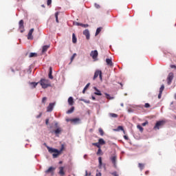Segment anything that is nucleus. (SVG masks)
<instances>
[{"label":"nucleus","instance_id":"f257e3e1","mask_svg":"<svg viewBox=\"0 0 176 176\" xmlns=\"http://www.w3.org/2000/svg\"><path fill=\"white\" fill-rule=\"evenodd\" d=\"M47 149L48 150V152L50 153H53L52 156L54 159L58 157V156H60V155L61 154V153L58 151L57 148H53L52 147L47 146Z\"/></svg>","mask_w":176,"mask_h":176},{"label":"nucleus","instance_id":"f03ea898","mask_svg":"<svg viewBox=\"0 0 176 176\" xmlns=\"http://www.w3.org/2000/svg\"><path fill=\"white\" fill-rule=\"evenodd\" d=\"M98 76H99L101 82H102V72H101V70H96L95 72L93 80H96V79H97V78H98Z\"/></svg>","mask_w":176,"mask_h":176},{"label":"nucleus","instance_id":"7ed1b4c3","mask_svg":"<svg viewBox=\"0 0 176 176\" xmlns=\"http://www.w3.org/2000/svg\"><path fill=\"white\" fill-rule=\"evenodd\" d=\"M164 124H166V121L164 120L158 121L156 122L153 129L154 130H159V129H160V127H163Z\"/></svg>","mask_w":176,"mask_h":176},{"label":"nucleus","instance_id":"20e7f679","mask_svg":"<svg viewBox=\"0 0 176 176\" xmlns=\"http://www.w3.org/2000/svg\"><path fill=\"white\" fill-rule=\"evenodd\" d=\"M40 84L42 86L43 89H47L49 87L50 85H49V80L47 79H41L40 81Z\"/></svg>","mask_w":176,"mask_h":176},{"label":"nucleus","instance_id":"39448f33","mask_svg":"<svg viewBox=\"0 0 176 176\" xmlns=\"http://www.w3.org/2000/svg\"><path fill=\"white\" fill-rule=\"evenodd\" d=\"M173 79H174V74L169 73L168 76L167 78V83L168 85H171V82H173Z\"/></svg>","mask_w":176,"mask_h":176},{"label":"nucleus","instance_id":"423d86ee","mask_svg":"<svg viewBox=\"0 0 176 176\" xmlns=\"http://www.w3.org/2000/svg\"><path fill=\"white\" fill-rule=\"evenodd\" d=\"M90 56L94 60H97V57H98V52L97 50L91 51Z\"/></svg>","mask_w":176,"mask_h":176},{"label":"nucleus","instance_id":"0eeeda50","mask_svg":"<svg viewBox=\"0 0 176 176\" xmlns=\"http://www.w3.org/2000/svg\"><path fill=\"white\" fill-rule=\"evenodd\" d=\"M56 168L50 166L47 170L45 171V174H53Z\"/></svg>","mask_w":176,"mask_h":176},{"label":"nucleus","instance_id":"6e6552de","mask_svg":"<svg viewBox=\"0 0 176 176\" xmlns=\"http://www.w3.org/2000/svg\"><path fill=\"white\" fill-rule=\"evenodd\" d=\"M55 104L56 103H50L47 107V112H52V111H53V108H54Z\"/></svg>","mask_w":176,"mask_h":176},{"label":"nucleus","instance_id":"1a4fd4ad","mask_svg":"<svg viewBox=\"0 0 176 176\" xmlns=\"http://www.w3.org/2000/svg\"><path fill=\"white\" fill-rule=\"evenodd\" d=\"M83 35L86 36V39H87V41L90 39V32L89 31V30L86 29L85 30H84Z\"/></svg>","mask_w":176,"mask_h":176},{"label":"nucleus","instance_id":"9d476101","mask_svg":"<svg viewBox=\"0 0 176 176\" xmlns=\"http://www.w3.org/2000/svg\"><path fill=\"white\" fill-rule=\"evenodd\" d=\"M19 30H21V32H24V21L21 20L19 21Z\"/></svg>","mask_w":176,"mask_h":176},{"label":"nucleus","instance_id":"9b49d317","mask_svg":"<svg viewBox=\"0 0 176 176\" xmlns=\"http://www.w3.org/2000/svg\"><path fill=\"white\" fill-rule=\"evenodd\" d=\"M116 159H118V157H116V155L111 157V163L113 164L114 167H116Z\"/></svg>","mask_w":176,"mask_h":176},{"label":"nucleus","instance_id":"f8f14e48","mask_svg":"<svg viewBox=\"0 0 176 176\" xmlns=\"http://www.w3.org/2000/svg\"><path fill=\"white\" fill-rule=\"evenodd\" d=\"M59 175L64 176L65 175V172L64 171V166L59 167Z\"/></svg>","mask_w":176,"mask_h":176},{"label":"nucleus","instance_id":"ddd939ff","mask_svg":"<svg viewBox=\"0 0 176 176\" xmlns=\"http://www.w3.org/2000/svg\"><path fill=\"white\" fill-rule=\"evenodd\" d=\"M106 63H107V65H109V67H113V63L112 62L111 58H107Z\"/></svg>","mask_w":176,"mask_h":176},{"label":"nucleus","instance_id":"4468645a","mask_svg":"<svg viewBox=\"0 0 176 176\" xmlns=\"http://www.w3.org/2000/svg\"><path fill=\"white\" fill-rule=\"evenodd\" d=\"M34 32V28H32L28 34V39H34V37H32V33Z\"/></svg>","mask_w":176,"mask_h":176},{"label":"nucleus","instance_id":"2eb2a0df","mask_svg":"<svg viewBox=\"0 0 176 176\" xmlns=\"http://www.w3.org/2000/svg\"><path fill=\"white\" fill-rule=\"evenodd\" d=\"M72 123H74V124H78V123H80V118H72Z\"/></svg>","mask_w":176,"mask_h":176},{"label":"nucleus","instance_id":"dca6fc26","mask_svg":"<svg viewBox=\"0 0 176 176\" xmlns=\"http://www.w3.org/2000/svg\"><path fill=\"white\" fill-rule=\"evenodd\" d=\"M94 90H96V92H94V94L96 96H102V94H101V91L97 89V87H94Z\"/></svg>","mask_w":176,"mask_h":176},{"label":"nucleus","instance_id":"f3484780","mask_svg":"<svg viewBox=\"0 0 176 176\" xmlns=\"http://www.w3.org/2000/svg\"><path fill=\"white\" fill-rule=\"evenodd\" d=\"M120 130L121 131H123L124 134H126V132L122 126H118L117 129H114V131H120Z\"/></svg>","mask_w":176,"mask_h":176},{"label":"nucleus","instance_id":"a211bd4d","mask_svg":"<svg viewBox=\"0 0 176 176\" xmlns=\"http://www.w3.org/2000/svg\"><path fill=\"white\" fill-rule=\"evenodd\" d=\"M74 102H74V98H72V97L70 96V97L68 98V104H69V105H74Z\"/></svg>","mask_w":176,"mask_h":176},{"label":"nucleus","instance_id":"6ab92c4d","mask_svg":"<svg viewBox=\"0 0 176 176\" xmlns=\"http://www.w3.org/2000/svg\"><path fill=\"white\" fill-rule=\"evenodd\" d=\"M49 47H50V45H44L43 47L42 52L45 53V52H47V49H49Z\"/></svg>","mask_w":176,"mask_h":176},{"label":"nucleus","instance_id":"aec40b11","mask_svg":"<svg viewBox=\"0 0 176 176\" xmlns=\"http://www.w3.org/2000/svg\"><path fill=\"white\" fill-rule=\"evenodd\" d=\"M72 42L73 43H76L77 42L76 36L74 33L72 34Z\"/></svg>","mask_w":176,"mask_h":176},{"label":"nucleus","instance_id":"412c9836","mask_svg":"<svg viewBox=\"0 0 176 176\" xmlns=\"http://www.w3.org/2000/svg\"><path fill=\"white\" fill-rule=\"evenodd\" d=\"M98 143L100 145H105V140H104L102 138H100L98 140Z\"/></svg>","mask_w":176,"mask_h":176},{"label":"nucleus","instance_id":"4be33fe9","mask_svg":"<svg viewBox=\"0 0 176 176\" xmlns=\"http://www.w3.org/2000/svg\"><path fill=\"white\" fill-rule=\"evenodd\" d=\"M52 67H50V72H49V78L50 79H53V75H52Z\"/></svg>","mask_w":176,"mask_h":176},{"label":"nucleus","instance_id":"5701e85b","mask_svg":"<svg viewBox=\"0 0 176 176\" xmlns=\"http://www.w3.org/2000/svg\"><path fill=\"white\" fill-rule=\"evenodd\" d=\"M38 56V54L35 52H31L29 55V57L32 58V57H36Z\"/></svg>","mask_w":176,"mask_h":176},{"label":"nucleus","instance_id":"b1692460","mask_svg":"<svg viewBox=\"0 0 176 176\" xmlns=\"http://www.w3.org/2000/svg\"><path fill=\"white\" fill-rule=\"evenodd\" d=\"M98 162H99V167L101 168L102 166V158L101 157H98Z\"/></svg>","mask_w":176,"mask_h":176},{"label":"nucleus","instance_id":"393cba45","mask_svg":"<svg viewBox=\"0 0 176 176\" xmlns=\"http://www.w3.org/2000/svg\"><path fill=\"white\" fill-rule=\"evenodd\" d=\"M109 116H110V118H118V114L116 113H110L109 114Z\"/></svg>","mask_w":176,"mask_h":176},{"label":"nucleus","instance_id":"a878e982","mask_svg":"<svg viewBox=\"0 0 176 176\" xmlns=\"http://www.w3.org/2000/svg\"><path fill=\"white\" fill-rule=\"evenodd\" d=\"M138 167L140 170H144V167H145V164H142V163H139L138 164Z\"/></svg>","mask_w":176,"mask_h":176},{"label":"nucleus","instance_id":"bb28decb","mask_svg":"<svg viewBox=\"0 0 176 176\" xmlns=\"http://www.w3.org/2000/svg\"><path fill=\"white\" fill-rule=\"evenodd\" d=\"M74 111H75V107H72L70 109H69L67 111V113H68V114L72 113V112H74Z\"/></svg>","mask_w":176,"mask_h":176},{"label":"nucleus","instance_id":"cd10ccee","mask_svg":"<svg viewBox=\"0 0 176 176\" xmlns=\"http://www.w3.org/2000/svg\"><path fill=\"white\" fill-rule=\"evenodd\" d=\"M92 145H94V146H97V148H98V149H100L101 148V146L99 142L93 143Z\"/></svg>","mask_w":176,"mask_h":176},{"label":"nucleus","instance_id":"c85d7f7f","mask_svg":"<svg viewBox=\"0 0 176 176\" xmlns=\"http://www.w3.org/2000/svg\"><path fill=\"white\" fill-rule=\"evenodd\" d=\"M64 149H65V146L64 144H61V148L60 151H58L60 153H63Z\"/></svg>","mask_w":176,"mask_h":176},{"label":"nucleus","instance_id":"c756f323","mask_svg":"<svg viewBox=\"0 0 176 176\" xmlns=\"http://www.w3.org/2000/svg\"><path fill=\"white\" fill-rule=\"evenodd\" d=\"M105 96L107 100H113V97L111 96L109 94H105Z\"/></svg>","mask_w":176,"mask_h":176},{"label":"nucleus","instance_id":"7c9ffc66","mask_svg":"<svg viewBox=\"0 0 176 176\" xmlns=\"http://www.w3.org/2000/svg\"><path fill=\"white\" fill-rule=\"evenodd\" d=\"M98 155V156L102 155V151L100 148H98V152L96 153Z\"/></svg>","mask_w":176,"mask_h":176},{"label":"nucleus","instance_id":"2f4dec72","mask_svg":"<svg viewBox=\"0 0 176 176\" xmlns=\"http://www.w3.org/2000/svg\"><path fill=\"white\" fill-rule=\"evenodd\" d=\"M100 32H101V28H97L96 32V36H97V35H98V34H100Z\"/></svg>","mask_w":176,"mask_h":176},{"label":"nucleus","instance_id":"473e14b6","mask_svg":"<svg viewBox=\"0 0 176 176\" xmlns=\"http://www.w3.org/2000/svg\"><path fill=\"white\" fill-rule=\"evenodd\" d=\"M55 134H60L61 133V129L58 128L56 130L54 131Z\"/></svg>","mask_w":176,"mask_h":176},{"label":"nucleus","instance_id":"72a5a7b5","mask_svg":"<svg viewBox=\"0 0 176 176\" xmlns=\"http://www.w3.org/2000/svg\"><path fill=\"white\" fill-rule=\"evenodd\" d=\"M137 128L140 130V131H141V133H142V131H144V128H142V126H141V125H138Z\"/></svg>","mask_w":176,"mask_h":176},{"label":"nucleus","instance_id":"f704fd0d","mask_svg":"<svg viewBox=\"0 0 176 176\" xmlns=\"http://www.w3.org/2000/svg\"><path fill=\"white\" fill-rule=\"evenodd\" d=\"M164 90V85H162L160 88V93H163Z\"/></svg>","mask_w":176,"mask_h":176},{"label":"nucleus","instance_id":"c9c22d12","mask_svg":"<svg viewBox=\"0 0 176 176\" xmlns=\"http://www.w3.org/2000/svg\"><path fill=\"white\" fill-rule=\"evenodd\" d=\"M56 21L58 23V12L55 13Z\"/></svg>","mask_w":176,"mask_h":176},{"label":"nucleus","instance_id":"e433bc0d","mask_svg":"<svg viewBox=\"0 0 176 176\" xmlns=\"http://www.w3.org/2000/svg\"><path fill=\"white\" fill-rule=\"evenodd\" d=\"M75 57H76V53H74L72 58H71V62L70 63H72V61H74V59L75 58Z\"/></svg>","mask_w":176,"mask_h":176},{"label":"nucleus","instance_id":"4c0bfd02","mask_svg":"<svg viewBox=\"0 0 176 176\" xmlns=\"http://www.w3.org/2000/svg\"><path fill=\"white\" fill-rule=\"evenodd\" d=\"M30 85L34 88L36 87V86H38V82H31Z\"/></svg>","mask_w":176,"mask_h":176},{"label":"nucleus","instance_id":"58836bf2","mask_svg":"<svg viewBox=\"0 0 176 176\" xmlns=\"http://www.w3.org/2000/svg\"><path fill=\"white\" fill-rule=\"evenodd\" d=\"M47 100V98H46V97L43 98V99H42V103H43V104H46Z\"/></svg>","mask_w":176,"mask_h":176},{"label":"nucleus","instance_id":"ea45409f","mask_svg":"<svg viewBox=\"0 0 176 176\" xmlns=\"http://www.w3.org/2000/svg\"><path fill=\"white\" fill-rule=\"evenodd\" d=\"M99 133L100 135H104V131L102 130V129L101 128L99 129Z\"/></svg>","mask_w":176,"mask_h":176},{"label":"nucleus","instance_id":"a19ab883","mask_svg":"<svg viewBox=\"0 0 176 176\" xmlns=\"http://www.w3.org/2000/svg\"><path fill=\"white\" fill-rule=\"evenodd\" d=\"M81 27H82L83 28H87V27H89V24L82 23Z\"/></svg>","mask_w":176,"mask_h":176},{"label":"nucleus","instance_id":"79ce46f5","mask_svg":"<svg viewBox=\"0 0 176 176\" xmlns=\"http://www.w3.org/2000/svg\"><path fill=\"white\" fill-rule=\"evenodd\" d=\"M144 107H145V108H151V104H149V103H146V104H144Z\"/></svg>","mask_w":176,"mask_h":176},{"label":"nucleus","instance_id":"37998d69","mask_svg":"<svg viewBox=\"0 0 176 176\" xmlns=\"http://www.w3.org/2000/svg\"><path fill=\"white\" fill-rule=\"evenodd\" d=\"M89 86H90V82H89V83H87V85H86V86L85 87V90H87V89H89Z\"/></svg>","mask_w":176,"mask_h":176},{"label":"nucleus","instance_id":"c03bdc74","mask_svg":"<svg viewBox=\"0 0 176 176\" xmlns=\"http://www.w3.org/2000/svg\"><path fill=\"white\" fill-rule=\"evenodd\" d=\"M111 175H113V176H119V175L118 174V173H117L116 171L113 172V173H111Z\"/></svg>","mask_w":176,"mask_h":176},{"label":"nucleus","instance_id":"a18cd8bd","mask_svg":"<svg viewBox=\"0 0 176 176\" xmlns=\"http://www.w3.org/2000/svg\"><path fill=\"white\" fill-rule=\"evenodd\" d=\"M47 5L50 6V5H52V0H47Z\"/></svg>","mask_w":176,"mask_h":176},{"label":"nucleus","instance_id":"49530a36","mask_svg":"<svg viewBox=\"0 0 176 176\" xmlns=\"http://www.w3.org/2000/svg\"><path fill=\"white\" fill-rule=\"evenodd\" d=\"M162 94H163V92H160L158 94V98L160 99L162 98Z\"/></svg>","mask_w":176,"mask_h":176},{"label":"nucleus","instance_id":"de8ad7c7","mask_svg":"<svg viewBox=\"0 0 176 176\" xmlns=\"http://www.w3.org/2000/svg\"><path fill=\"white\" fill-rule=\"evenodd\" d=\"M148 121H146L145 122L142 124V126H146V124H148Z\"/></svg>","mask_w":176,"mask_h":176},{"label":"nucleus","instance_id":"09e8293b","mask_svg":"<svg viewBox=\"0 0 176 176\" xmlns=\"http://www.w3.org/2000/svg\"><path fill=\"white\" fill-rule=\"evenodd\" d=\"M66 122H71V123H72V119H71V118H67V119H66Z\"/></svg>","mask_w":176,"mask_h":176},{"label":"nucleus","instance_id":"8fccbe9b","mask_svg":"<svg viewBox=\"0 0 176 176\" xmlns=\"http://www.w3.org/2000/svg\"><path fill=\"white\" fill-rule=\"evenodd\" d=\"M170 68L174 69H176V66L174 65H170Z\"/></svg>","mask_w":176,"mask_h":176},{"label":"nucleus","instance_id":"3c124183","mask_svg":"<svg viewBox=\"0 0 176 176\" xmlns=\"http://www.w3.org/2000/svg\"><path fill=\"white\" fill-rule=\"evenodd\" d=\"M95 7L96 8V9H99L100 5L95 3Z\"/></svg>","mask_w":176,"mask_h":176},{"label":"nucleus","instance_id":"603ef678","mask_svg":"<svg viewBox=\"0 0 176 176\" xmlns=\"http://www.w3.org/2000/svg\"><path fill=\"white\" fill-rule=\"evenodd\" d=\"M124 140H126V141H128L129 140V137L127 135H124Z\"/></svg>","mask_w":176,"mask_h":176},{"label":"nucleus","instance_id":"864d4df0","mask_svg":"<svg viewBox=\"0 0 176 176\" xmlns=\"http://www.w3.org/2000/svg\"><path fill=\"white\" fill-rule=\"evenodd\" d=\"M45 124H49V119L45 120Z\"/></svg>","mask_w":176,"mask_h":176},{"label":"nucleus","instance_id":"5fc2aeb1","mask_svg":"<svg viewBox=\"0 0 176 176\" xmlns=\"http://www.w3.org/2000/svg\"><path fill=\"white\" fill-rule=\"evenodd\" d=\"M41 116H42V113H40V114L36 116L37 119H39V118H41Z\"/></svg>","mask_w":176,"mask_h":176},{"label":"nucleus","instance_id":"6e6d98bb","mask_svg":"<svg viewBox=\"0 0 176 176\" xmlns=\"http://www.w3.org/2000/svg\"><path fill=\"white\" fill-rule=\"evenodd\" d=\"M76 25H80V27H82V23H76Z\"/></svg>","mask_w":176,"mask_h":176},{"label":"nucleus","instance_id":"4d7b16f0","mask_svg":"<svg viewBox=\"0 0 176 176\" xmlns=\"http://www.w3.org/2000/svg\"><path fill=\"white\" fill-rule=\"evenodd\" d=\"M86 90H87V89H85V88L83 89V90H82V94H85V93H86Z\"/></svg>","mask_w":176,"mask_h":176},{"label":"nucleus","instance_id":"13d9d810","mask_svg":"<svg viewBox=\"0 0 176 176\" xmlns=\"http://www.w3.org/2000/svg\"><path fill=\"white\" fill-rule=\"evenodd\" d=\"M96 176H101V173H96Z\"/></svg>","mask_w":176,"mask_h":176},{"label":"nucleus","instance_id":"bf43d9fd","mask_svg":"<svg viewBox=\"0 0 176 176\" xmlns=\"http://www.w3.org/2000/svg\"><path fill=\"white\" fill-rule=\"evenodd\" d=\"M145 174H146V175H148V174H149V171L148 170L146 171Z\"/></svg>","mask_w":176,"mask_h":176},{"label":"nucleus","instance_id":"052dcab7","mask_svg":"<svg viewBox=\"0 0 176 176\" xmlns=\"http://www.w3.org/2000/svg\"><path fill=\"white\" fill-rule=\"evenodd\" d=\"M120 85L121 86V89H123V84L122 82H120Z\"/></svg>","mask_w":176,"mask_h":176},{"label":"nucleus","instance_id":"680f3d73","mask_svg":"<svg viewBox=\"0 0 176 176\" xmlns=\"http://www.w3.org/2000/svg\"><path fill=\"white\" fill-rule=\"evenodd\" d=\"M91 98H92V100H93L94 101L96 100V97L92 96Z\"/></svg>","mask_w":176,"mask_h":176},{"label":"nucleus","instance_id":"e2e57ef3","mask_svg":"<svg viewBox=\"0 0 176 176\" xmlns=\"http://www.w3.org/2000/svg\"><path fill=\"white\" fill-rule=\"evenodd\" d=\"M86 174H85V176H87V170H86Z\"/></svg>","mask_w":176,"mask_h":176},{"label":"nucleus","instance_id":"0e129e2a","mask_svg":"<svg viewBox=\"0 0 176 176\" xmlns=\"http://www.w3.org/2000/svg\"><path fill=\"white\" fill-rule=\"evenodd\" d=\"M63 163V161L59 162V164H61Z\"/></svg>","mask_w":176,"mask_h":176},{"label":"nucleus","instance_id":"69168bd1","mask_svg":"<svg viewBox=\"0 0 176 176\" xmlns=\"http://www.w3.org/2000/svg\"><path fill=\"white\" fill-rule=\"evenodd\" d=\"M86 156H87V155H84L85 159H86Z\"/></svg>","mask_w":176,"mask_h":176},{"label":"nucleus","instance_id":"338daca9","mask_svg":"<svg viewBox=\"0 0 176 176\" xmlns=\"http://www.w3.org/2000/svg\"><path fill=\"white\" fill-rule=\"evenodd\" d=\"M175 100H176V94H175Z\"/></svg>","mask_w":176,"mask_h":176},{"label":"nucleus","instance_id":"774afa93","mask_svg":"<svg viewBox=\"0 0 176 176\" xmlns=\"http://www.w3.org/2000/svg\"><path fill=\"white\" fill-rule=\"evenodd\" d=\"M174 118H175V119H176V116H175Z\"/></svg>","mask_w":176,"mask_h":176}]
</instances>
